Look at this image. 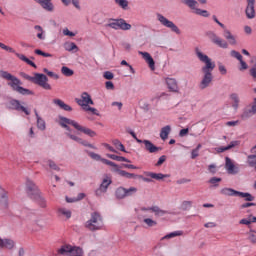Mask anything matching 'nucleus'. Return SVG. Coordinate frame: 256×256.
Instances as JSON below:
<instances>
[{
  "instance_id": "obj_1",
  "label": "nucleus",
  "mask_w": 256,
  "mask_h": 256,
  "mask_svg": "<svg viewBox=\"0 0 256 256\" xmlns=\"http://www.w3.org/2000/svg\"><path fill=\"white\" fill-rule=\"evenodd\" d=\"M196 57L201 61V63H205V66L202 67V72L204 76L199 84V89H207L209 85L213 82V70L215 69V62L209 58L206 54H203L199 48L195 49Z\"/></svg>"
},
{
  "instance_id": "obj_2",
  "label": "nucleus",
  "mask_w": 256,
  "mask_h": 256,
  "mask_svg": "<svg viewBox=\"0 0 256 256\" xmlns=\"http://www.w3.org/2000/svg\"><path fill=\"white\" fill-rule=\"evenodd\" d=\"M0 77L6 81H10L8 82V86L11 87L12 91H15V93H19L20 95H35L34 91L21 86L23 85V82L11 73L1 70Z\"/></svg>"
},
{
  "instance_id": "obj_3",
  "label": "nucleus",
  "mask_w": 256,
  "mask_h": 256,
  "mask_svg": "<svg viewBox=\"0 0 256 256\" xmlns=\"http://www.w3.org/2000/svg\"><path fill=\"white\" fill-rule=\"evenodd\" d=\"M21 77L26 79V81L39 85V87H42V89H45L46 91H51V84H48L49 78H47L45 74L34 73V76H30L25 72H22Z\"/></svg>"
},
{
  "instance_id": "obj_4",
  "label": "nucleus",
  "mask_w": 256,
  "mask_h": 256,
  "mask_svg": "<svg viewBox=\"0 0 256 256\" xmlns=\"http://www.w3.org/2000/svg\"><path fill=\"white\" fill-rule=\"evenodd\" d=\"M60 125L63 127V125H72L76 131H80V133H84V135H88V137H96L97 132L91 130L90 128H87L85 126L80 125L75 120H71L67 117H60Z\"/></svg>"
},
{
  "instance_id": "obj_5",
  "label": "nucleus",
  "mask_w": 256,
  "mask_h": 256,
  "mask_svg": "<svg viewBox=\"0 0 256 256\" xmlns=\"http://www.w3.org/2000/svg\"><path fill=\"white\" fill-rule=\"evenodd\" d=\"M104 225L103 216L99 212H93L91 218L85 223V227L89 231H101Z\"/></svg>"
},
{
  "instance_id": "obj_6",
  "label": "nucleus",
  "mask_w": 256,
  "mask_h": 256,
  "mask_svg": "<svg viewBox=\"0 0 256 256\" xmlns=\"http://www.w3.org/2000/svg\"><path fill=\"white\" fill-rule=\"evenodd\" d=\"M59 255L83 256V248L79 246L63 245L58 249Z\"/></svg>"
},
{
  "instance_id": "obj_7",
  "label": "nucleus",
  "mask_w": 256,
  "mask_h": 256,
  "mask_svg": "<svg viewBox=\"0 0 256 256\" xmlns=\"http://www.w3.org/2000/svg\"><path fill=\"white\" fill-rule=\"evenodd\" d=\"M156 17L163 27L170 29V31H172V33H176V35H181V29H179V27L173 21L167 19V17L159 13L156 15Z\"/></svg>"
},
{
  "instance_id": "obj_8",
  "label": "nucleus",
  "mask_w": 256,
  "mask_h": 256,
  "mask_svg": "<svg viewBox=\"0 0 256 256\" xmlns=\"http://www.w3.org/2000/svg\"><path fill=\"white\" fill-rule=\"evenodd\" d=\"M183 5H186V7H189L195 13V15H200L201 17H209V12L207 10H201L197 8L199 5V2L196 0H180Z\"/></svg>"
},
{
  "instance_id": "obj_9",
  "label": "nucleus",
  "mask_w": 256,
  "mask_h": 256,
  "mask_svg": "<svg viewBox=\"0 0 256 256\" xmlns=\"http://www.w3.org/2000/svg\"><path fill=\"white\" fill-rule=\"evenodd\" d=\"M106 27H110L111 29H115L116 31L121 29L122 31H129L131 29V24L127 23L125 19L120 18V19H110Z\"/></svg>"
},
{
  "instance_id": "obj_10",
  "label": "nucleus",
  "mask_w": 256,
  "mask_h": 256,
  "mask_svg": "<svg viewBox=\"0 0 256 256\" xmlns=\"http://www.w3.org/2000/svg\"><path fill=\"white\" fill-rule=\"evenodd\" d=\"M26 193L28 197H30V199H34V197H37L38 195H40L41 191L39 190V187H37V184H35V182L27 179Z\"/></svg>"
},
{
  "instance_id": "obj_11",
  "label": "nucleus",
  "mask_w": 256,
  "mask_h": 256,
  "mask_svg": "<svg viewBox=\"0 0 256 256\" xmlns=\"http://www.w3.org/2000/svg\"><path fill=\"white\" fill-rule=\"evenodd\" d=\"M75 102L83 109L84 107H89V105H95L93 99H91V95L87 92H83L81 98H75Z\"/></svg>"
},
{
  "instance_id": "obj_12",
  "label": "nucleus",
  "mask_w": 256,
  "mask_h": 256,
  "mask_svg": "<svg viewBox=\"0 0 256 256\" xmlns=\"http://www.w3.org/2000/svg\"><path fill=\"white\" fill-rule=\"evenodd\" d=\"M111 183H113V180H111L109 176H106L105 178H103L99 188L96 189L95 191L96 197H101V195H103L104 193H107V189H109V185H111Z\"/></svg>"
},
{
  "instance_id": "obj_13",
  "label": "nucleus",
  "mask_w": 256,
  "mask_h": 256,
  "mask_svg": "<svg viewBox=\"0 0 256 256\" xmlns=\"http://www.w3.org/2000/svg\"><path fill=\"white\" fill-rule=\"evenodd\" d=\"M208 37L212 43H214V45L221 47V49H227V47H229L227 41L221 39L219 36H217V34H215V32H209Z\"/></svg>"
},
{
  "instance_id": "obj_14",
  "label": "nucleus",
  "mask_w": 256,
  "mask_h": 256,
  "mask_svg": "<svg viewBox=\"0 0 256 256\" xmlns=\"http://www.w3.org/2000/svg\"><path fill=\"white\" fill-rule=\"evenodd\" d=\"M9 105L14 111H22L25 115H31V111H29L27 107L21 105V102L17 99L10 100Z\"/></svg>"
},
{
  "instance_id": "obj_15",
  "label": "nucleus",
  "mask_w": 256,
  "mask_h": 256,
  "mask_svg": "<svg viewBox=\"0 0 256 256\" xmlns=\"http://www.w3.org/2000/svg\"><path fill=\"white\" fill-rule=\"evenodd\" d=\"M140 210L142 211H152L156 217H163V215H169V211L162 210L159 206H152V207H141Z\"/></svg>"
},
{
  "instance_id": "obj_16",
  "label": "nucleus",
  "mask_w": 256,
  "mask_h": 256,
  "mask_svg": "<svg viewBox=\"0 0 256 256\" xmlns=\"http://www.w3.org/2000/svg\"><path fill=\"white\" fill-rule=\"evenodd\" d=\"M225 161H226L225 162V169L227 170L229 175H237V173H239V168H237L235 166V164H233V161H231V158L226 157Z\"/></svg>"
},
{
  "instance_id": "obj_17",
  "label": "nucleus",
  "mask_w": 256,
  "mask_h": 256,
  "mask_svg": "<svg viewBox=\"0 0 256 256\" xmlns=\"http://www.w3.org/2000/svg\"><path fill=\"white\" fill-rule=\"evenodd\" d=\"M89 157L91 159H94V161H101V163H104V165H109L110 167H116L115 162H112L111 160H107L105 158H101V155L95 153V152H89Z\"/></svg>"
},
{
  "instance_id": "obj_18",
  "label": "nucleus",
  "mask_w": 256,
  "mask_h": 256,
  "mask_svg": "<svg viewBox=\"0 0 256 256\" xmlns=\"http://www.w3.org/2000/svg\"><path fill=\"white\" fill-rule=\"evenodd\" d=\"M115 165L116 166H112V167H114L113 171L118 173L121 177H125L126 179H138L137 174H133V173H129L125 170H121V169H119V165H117V164H115Z\"/></svg>"
},
{
  "instance_id": "obj_19",
  "label": "nucleus",
  "mask_w": 256,
  "mask_h": 256,
  "mask_svg": "<svg viewBox=\"0 0 256 256\" xmlns=\"http://www.w3.org/2000/svg\"><path fill=\"white\" fill-rule=\"evenodd\" d=\"M143 144L148 153H159V151H163V148L155 146V144L149 140H143Z\"/></svg>"
},
{
  "instance_id": "obj_20",
  "label": "nucleus",
  "mask_w": 256,
  "mask_h": 256,
  "mask_svg": "<svg viewBox=\"0 0 256 256\" xmlns=\"http://www.w3.org/2000/svg\"><path fill=\"white\" fill-rule=\"evenodd\" d=\"M246 16L248 19H255V0H247Z\"/></svg>"
},
{
  "instance_id": "obj_21",
  "label": "nucleus",
  "mask_w": 256,
  "mask_h": 256,
  "mask_svg": "<svg viewBox=\"0 0 256 256\" xmlns=\"http://www.w3.org/2000/svg\"><path fill=\"white\" fill-rule=\"evenodd\" d=\"M167 88L172 93H177L179 91V84L177 83V80L175 78H166L165 79Z\"/></svg>"
},
{
  "instance_id": "obj_22",
  "label": "nucleus",
  "mask_w": 256,
  "mask_h": 256,
  "mask_svg": "<svg viewBox=\"0 0 256 256\" xmlns=\"http://www.w3.org/2000/svg\"><path fill=\"white\" fill-rule=\"evenodd\" d=\"M146 177H150V179H155L156 181H163V179H167L171 177V174H163V173H155V172H145Z\"/></svg>"
},
{
  "instance_id": "obj_23",
  "label": "nucleus",
  "mask_w": 256,
  "mask_h": 256,
  "mask_svg": "<svg viewBox=\"0 0 256 256\" xmlns=\"http://www.w3.org/2000/svg\"><path fill=\"white\" fill-rule=\"evenodd\" d=\"M13 247H15V241L9 238L2 239L0 237V249H13Z\"/></svg>"
},
{
  "instance_id": "obj_24",
  "label": "nucleus",
  "mask_w": 256,
  "mask_h": 256,
  "mask_svg": "<svg viewBox=\"0 0 256 256\" xmlns=\"http://www.w3.org/2000/svg\"><path fill=\"white\" fill-rule=\"evenodd\" d=\"M140 55H142L143 59L148 63L150 69H155V60H153V57L148 52H139Z\"/></svg>"
},
{
  "instance_id": "obj_25",
  "label": "nucleus",
  "mask_w": 256,
  "mask_h": 256,
  "mask_svg": "<svg viewBox=\"0 0 256 256\" xmlns=\"http://www.w3.org/2000/svg\"><path fill=\"white\" fill-rule=\"evenodd\" d=\"M53 103L54 105H57V107L61 108L63 111H69V112L73 111V108L68 104H66L65 102H63V100L61 99H54Z\"/></svg>"
},
{
  "instance_id": "obj_26",
  "label": "nucleus",
  "mask_w": 256,
  "mask_h": 256,
  "mask_svg": "<svg viewBox=\"0 0 256 256\" xmlns=\"http://www.w3.org/2000/svg\"><path fill=\"white\" fill-rule=\"evenodd\" d=\"M221 195H226L227 197H239V191L233 188H223L220 191Z\"/></svg>"
},
{
  "instance_id": "obj_27",
  "label": "nucleus",
  "mask_w": 256,
  "mask_h": 256,
  "mask_svg": "<svg viewBox=\"0 0 256 256\" xmlns=\"http://www.w3.org/2000/svg\"><path fill=\"white\" fill-rule=\"evenodd\" d=\"M169 133H171V126H164L160 131V139H162V141H167L169 138Z\"/></svg>"
},
{
  "instance_id": "obj_28",
  "label": "nucleus",
  "mask_w": 256,
  "mask_h": 256,
  "mask_svg": "<svg viewBox=\"0 0 256 256\" xmlns=\"http://www.w3.org/2000/svg\"><path fill=\"white\" fill-rule=\"evenodd\" d=\"M224 37L225 39H227L230 45H237V40L235 39V36H233V34H231V31H229L227 28H224Z\"/></svg>"
},
{
  "instance_id": "obj_29",
  "label": "nucleus",
  "mask_w": 256,
  "mask_h": 256,
  "mask_svg": "<svg viewBox=\"0 0 256 256\" xmlns=\"http://www.w3.org/2000/svg\"><path fill=\"white\" fill-rule=\"evenodd\" d=\"M33 201H35V203H37V205H39V207H41L42 209H45V207H47V201L45 200V198H43V196L40 194H38L36 197L32 198Z\"/></svg>"
},
{
  "instance_id": "obj_30",
  "label": "nucleus",
  "mask_w": 256,
  "mask_h": 256,
  "mask_svg": "<svg viewBox=\"0 0 256 256\" xmlns=\"http://www.w3.org/2000/svg\"><path fill=\"white\" fill-rule=\"evenodd\" d=\"M15 55H16V57H18V59H20V61H24V63H27V65H30V67L37 69V65L35 64V62L31 61L25 55L19 54V53H15Z\"/></svg>"
},
{
  "instance_id": "obj_31",
  "label": "nucleus",
  "mask_w": 256,
  "mask_h": 256,
  "mask_svg": "<svg viewBox=\"0 0 256 256\" xmlns=\"http://www.w3.org/2000/svg\"><path fill=\"white\" fill-rule=\"evenodd\" d=\"M66 136L69 137V139H72V141H76V143H80V145H84V147H87L89 143L87 141L81 139L79 136L71 134V133H66Z\"/></svg>"
},
{
  "instance_id": "obj_32",
  "label": "nucleus",
  "mask_w": 256,
  "mask_h": 256,
  "mask_svg": "<svg viewBox=\"0 0 256 256\" xmlns=\"http://www.w3.org/2000/svg\"><path fill=\"white\" fill-rule=\"evenodd\" d=\"M35 115L37 118V127L40 129V131H45L46 126H45V120L39 116V113H37V110H35Z\"/></svg>"
},
{
  "instance_id": "obj_33",
  "label": "nucleus",
  "mask_w": 256,
  "mask_h": 256,
  "mask_svg": "<svg viewBox=\"0 0 256 256\" xmlns=\"http://www.w3.org/2000/svg\"><path fill=\"white\" fill-rule=\"evenodd\" d=\"M238 197L245 199V201H255V197L249 192H238Z\"/></svg>"
},
{
  "instance_id": "obj_34",
  "label": "nucleus",
  "mask_w": 256,
  "mask_h": 256,
  "mask_svg": "<svg viewBox=\"0 0 256 256\" xmlns=\"http://www.w3.org/2000/svg\"><path fill=\"white\" fill-rule=\"evenodd\" d=\"M115 195L117 199H125L126 197V188L125 187H119L116 189Z\"/></svg>"
},
{
  "instance_id": "obj_35",
  "label": "nucleus",
  "mask_w": 256,
  "mask_h": 256,
  "mask_svg": "<svg viewBox=\"0 0 256 256\" xmlns=\"http://www.w3.org/2000/svg\"><path fill=\"white\" fill-rule=\"evenodd\" d=\"M230 99H231V101H233L232 107H233L234 109H238V107H239V94H237V93H232V94L230 95Z\"/></svg>"
},
{
  "instance_id": "obj_36",
  "label": "nucleus",
  "mask_w": 256,
  "mask_h": 256,
  "mask_svg": "<svg viewBox=\"0 0 256 256\" xmlns=\"http://www.w3.org/2000/svg\"><path fill=\"white\" fill-rule=\"evenodd\" d=\"M255 113H256V98L254 99L251 109L243 113V117H249L251 115H255Z\"/></svg>"
},
{
  "instance_id": "obj_37",
  "label": "nucleus",
  "mask_w": 256,
  "mask_h": 256,
  "mask_svg": "<svg viewBox=\"0 0 256 256\" xmlns=\"http://www.w3.org/2000/svg\"><path fill=\"white\" fill-rule=\"evenodd\" d=\"M113 145L118 149L119 151H122L123 153H127V150H125V145L121 143L118 139H115L112 141Z\"/></svg>"
},
{
  "instance_id": "obj_38",
  "label": "nucleus",
  "mask_w": 256,
  "mask_h": 256,
  "mask_svg": "<svg viewBox=\"0 0 256 256\" xmlns=\"http://www.w3.org/2000/svg\"><path fill=\"white\" fill-rule=\"evenodd\" d=\"M64 49L65 51H75V49H78V47L75 42H66L64 43Z\"/></svg>"
},
{
  "instance_id": "obj_39",
  "label": "nucleus",
  "mask_w": 256,
  "mask_h": 256,
  "mask_svg": "<svg viewBox=\"0 0 256 256\" xmlns=\"http://www.w3.org/2000/svg\"><path fill=\"white\" fill-rule=\"evenodd\" d=\"M114 1L116 5L121 7V9H124V11H126V9L129 7V1L127 0H114Z\"/></svg>"
},
{
  "instance_id": "obj_40",
  "label": "nucleus",
  "mask_w": 256,
  "mask_h": 256,
  "mask_svg": "<svg viewBox=\"0 0 256 256\" xmlns=\"http://www.w3.org/2000/svg\"><path fill=\"white\" fill-rule=\"evenodd\" d=\"M61 73L64 74L65 77H73L74 74L73 70L66 66L61 68Z\"/></svg>"
},
{
  "instance_id": "obj_41",
  "label": "nucleus",
  "mask_w": 256,
  "mask_h": 256,
  "mask_svg": "<svg viewBox=\"0 0 256 256\" xmlns=\"http://www.w3.org/2000/svg\"><path fill=\"white\" fill-rule=\"evenodd\" d=\"M181 235H183V231L179 230V231H175V232L167 234L164 237V239H173V237H181Z\"/></svg>"
},
{
  "instance_id": "obj_42",
  "label": "nucleus",
  "mask_w": 256,
  "mask_h": 256,
  "mask_svg": "<svg viewBox=\"0 0 256 256\" xmlns=\"http://www.w3.org/2000/svg\"><path fill=\"white\" fill-rule=\"evenodd\" d=\"M193 206V201H183L181 204L182 211H188Z\"/></svg>"
},
{
  "instance_id": "obj_43",
  "label": "nucleus",
  "mask_w": 256,
  "mask_h": 256,
  "mask_svg": "<svg viewBox=\"0 0 256 256\" xmlns=\"http://www.w3.org/2000/svg\"><path fill=\"white\" fill-rule=\"evenodd\" d=\"M46 163L50 167V169H53L54 171H61V168L57 166V163H55V161L47 160Z\"/></svg>"
},
{
  "instance_id": "obj_44",
  "label": "nucleus",
  "mask_w": 256,
  "mask_h": 256,
  "mask_svg": "<svg viewBox=\"0 0 256 256\" xmlns=\"http://www.w3.org/2000/svg\"><path fill=\"white\" fill-rule=\"evenodd\" d=\"M44 3L46 11H49L51 13L55 10V6L51 3V0H44Z\"/></svg>"
},
{
  "instance_id": "obj_45",
  "label": "nucleus",
  "mask_w": 256,
  "mask_h": 256,
  "mask_svg": "<svg viewBox=\"0 0 256 256\" xmlns=\"http://www.w3.org/2000/svg\"><path fill=\"white\" fill-rule=\"evenodd\" d=\"M222 179L217 177H212L209 179L208 183L213 185L214 187H219V183H221Z\"/></svg>"
},
{
  "instance_id": "obj_46",
  "label": "nucleus",
  "mask_w": 256,
  "mask_h": 256,
  "mask_svg": "<svg viewBox=\"0 0 256 256\" xmlns=\"http://www.w3.org/2000/svg\"><path fill=\"white\" fill-rule=\"evenodd\" d=\"M202 145L198 144L195 149L191 152V159H197V156L199 155V150L201 149Z\"/></svg>"
},
{
  "instance_id": "obj_47",
  "label": "nucleus",
  "mask_w": 256,
  "mask_h": 256,
  "mask_svg": "<svg viewBox=\"0 0 256 256\" xmlns=\"http://www.w3.org/2000/svg\"><path fill=\"white\" fill-rule=\"evenodd\" d=\"M135 193H137V188L136 187H130V188H126V197H133V195H135Z\"/></svg>"
},
{
  "instance_id": "obj_48",
  "label": "nucleus",
  "mask_w": 256,
  "mask_h": 256,
  "mask_svg": "<svg viewBox=\"0 0 256 256\" xmlns=\"http://www.w3.org/2000/svg\"><path fill=\"white\" fill-rule=\"evenodd\" d=\"M251 223H254L253 217H251V216L249 218H243L239 221L240 225H251Z\"/></svg>"
},
{
  "instance_id": "obj_49",
  "label": "nucleus",
  "mask_w": 256,
  "mask_h": 256,
  "mask_svg": "<svg viewBox=\"0 0 256 256\" xmlns=\"http://www.w3.org/2000/svg\"><path fill=\"white\" fill-rule=\"evenodd\" d=\"M144 223L148 226V227H155L157 225V221L151 219V218H145L144 219Z\"/></svg>"
},
{
  "instance_id": "obj_50",
  "label": "nucleus",
  "mask_w": 256,
  "mask_h": 256,
  "mask_svg": "<svg viewBox=\"0 0 256 256\" xmlns=\"http://www.w3.org/2000/svg\"><path fill=\"white\" fill-rule=\"evenodd\" d=\"M231 57H234V59H237L238 61H241L243 59V55L241 53L237 52L236 50H232L230 52Z\"/></svg>"
},
{
  "instance_id": "obj_51",
  "label": "nucleus",
  "mask_w": 256,
  "mask_h": 256,
  "mask_svg": "<svg viewBox=\"0 0 256 256\" xmlns=\"http://www.w3.org/2000/svg\"><path fill=\"white\" fill-rule=\"evenodd\" d=\"M252 159H256V155L255 154L248 156V165L250 167H254V169H256V162L253 161Z\"/></svg>"
},
{
  "instance_id": "obj_52",
  "label": "nucleus",
  "mask_w": 256,
  "mask_h": 256,
  "mask_svg": "<svg viewBox=\"0 0 256 256\" xmlns=\"http://www.w3.org/2000/svg\"><path fill=\"white\" fill-rule=\"evenodd\" d=\"M59 213H61V215H65V217H67V219H71V211L67 210L65 208H60Z\"/></svg>"
},
{
  "instance_id": "obj_53",
  "label": "nucleus",
  "mask_w": 256,
  "mask_h": 256,
  "mask_svg": "<svg viewBox=\"0 0 256 256\" xmlns=\"http://www.w3.org/2000/svg\"><path fill=\"white\" fill-rule=\"evenodd\" d=\"M84 111H90L92 115H97V117H99V111H97L96 108L90 107V106H86L83 108Z\"/></svg>"
},
{
  "instance_id": "obj_54",
  "label": "nucleus",
  "mask_w": 256,
  "mask_h": 256,
  "mask_svg": "<svg viewBox=\"0 0 256 256\" xmlns=\"http://www.w3.org/2000/svg\"><path fill=\"white\" fill-rule=\"evenodd\" d=\"M0 204L2 205V207H4V209H7V194H2Z\"/></svg>"
},
{
  "instance_id": "obj_55",
  "label": "nucleus",
  "mask_w": 256,
  "mask_h": 256,
  "mask_svg": "<svg viewBox=\"0 0 256 256\" xmlns=\"http://www.w3.org/2000/svg\"><path fill=\"white\" fill-rule=\"evenodd\" d=\"M43 71H44V73H46V75H48V77H52L54 79H59V76L57 74H55L54 72L49 71V69L44 68Z\"/></svg>"
},
{
  "instance_id": "obj_56",
  "label": "nucleus",
  "mask_w": 256,
  "mask_h": 256,
  "mask_svg": "<svg viewBox=\"0 0 256 256\" xmlns=\"http://www.w3.org/2000/svg\"><path fill=\"white\" fill-rule=\"evenodd\" d=\"M0 48L4 49V51H8V53H15V49H13L12 47H9L1 42H0Z\"/></svg>"
},
{
  "instance_id": "obj_57",
  "label": "nucleus",
  "mask_w": 256,
  "mask_h": 256,
  "mask_svg": "<svg viewBox=\"0 0 256 256\" xmlns=\"http://www.w3.org/2000/svg\"><path fill=\"white\" fill-rule=\"evenodd\" d=\"M36 55H41L42 57H53V54L43 52L42 50L36 49Z\"/></svg>"
},
{
  "instance_id": "obj_58",
  "label": "nucleus",
  "mask_w": 256,
  "mask_h": 256,
  "mask_svg": "<svg viewBox=\"0 0 256 256\" xmlns=\"http://www.w3.org/2000/svg\"><path fill=\"white\" fill-rule=\"evenodd\" d=\"M241 67L239 68V71H245L249 69V65H247V62L243 61V58L239 60Z\"/></svg>"
},
{
  "instance_id": "obj_59",
  "label": "nucleus",
  "mask_w": 256,
  "mask_h": 256,
  "mask_svg": "<svg viewBox=\"0 0 256 256\" xmlns=\"http://www.w3.org/2000/svg\"><path fill=\"white\" fill-rule=\"evenodd\" d=\"M103 77L104 79H108L109 81H111V79H113L115 75L111 71H106L104 72Z\"/></svg>"
},
{
  "instance_id": "obj_60",
  "label": "nucleus",
  "mask_w": 256,
  "mask_h": 256,
  "mask_svg": "<svg viewBox=\"0 0 256 256\" xmlns=\"http://www.w3.org/2000/svg\"><path fill=\"white\" fill-rule=\"evenodd\" d=\"M165 161H167V156L162 155V156L158 159L157 163L155 164L156 167H161V165H162Z\"/></svg>"
},
{
  "instance_id": "obj_61",
  "label": "nucleus",
  "mask_w": 256,
  "mask_h": 256,
  "mask_svg": "<svg viewBox=\"0 0 256 256\" xmlns=\"http://www.w3.org/2000/svg\"><path fill=\"white\" fill-rule=\"evenodd\" d=\"M208 170L210 171V173H213V175H215V173H217V166L215 164H210L208 166Z\"/></svg>"
},
{
  "instance_id": "obj_62",
  "label": "nucleus",
  "mask_w": 256,
  "mask_h": 256,
  "mask_svg": "<svg viewBox=\"0 0 256 256\" xmlns=\"http://www.w3.org/2000/svg\"><path fill=\"white\" fill-rule=\"evenodd\" d=\"M63 35H66L67 37H75V33L69 31L68 28H65V29L63 30Z\"/></svg>"
},
{
  "instance_id": "obj_63",
  "label": "nucleus",
  "mask_w": 256,
  "mask_h": 256,
  "mask_svg": "<svg viewBox=\"0 0 256 256\" xmlns=\"http://www.w3.org/2000/svg\"><path fill=\"white\" fill-rule=\"evenodd\" d=\"M105 87H106V89H108V90H113V89H115V84H113V82H111V81H107V82L105 83Z\"/></svg>"
},
{
  "instance_id": "obj_64",
  "label": "nucleus",
  "mask_w": 256,
  "mask_h": 256,
  "mask_svg": "<svg viewBox=\"0 0 256 256\" xmlns=\"http://www.w3.org/2000/svg\"><path fill=\"white\" fill-rule=\"evenodd\" d=\"M188 133H189V128H184L180 130L179 137H185V135H188Z\"/></svg>"
}]
</instances>
